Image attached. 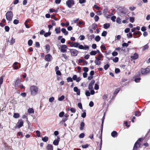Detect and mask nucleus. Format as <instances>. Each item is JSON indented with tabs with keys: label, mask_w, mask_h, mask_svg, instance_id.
I'll list each match as a JSON object with an SVG mask.
<instances>
[{
	"label": "nucleus",
	"mask_w": 150,
	"mask_h": 150,
	"mask_svg": "<svg viewBox=\"0 0 150 150\" xmlns=\"http://www.w3.org/2000/svg\"><path fill=\"white\" fill-rule=\"evenodd\" d=\"M30 90L31 94L32 96H35L38 93V88L36 86H33L30 87Z\"/></svg>",
	"instance_id": "f257e3e1"
},
{
	"label": "nucleus",
	"mask_w": 150,
	"mask_h": 150,
	"mask_svg": "<svg viewBox=\"0 0 150 150\" xmlns=\"http://www.w3.org/2000/svg\"><path fill=\"white\" fill-rule=\"evenodd\" d=\"M6 18L9 22H10L12 20L13 16V14L12 12L11 11H9L7 12L6 14Z\"/></svg>",
	"instance_id": "f03ea898"
},
{
	"label": "nucleus",
	"mask_w": 150,
	"mask_h": 150,
	"mask_svg": "<svg viewBox=\"0 0 150 150\" xmlns=\"http://www.w3.org/2000/svg\"><path fill=\"white\" fill-rule=\"evenodd\" d=\"M21 81L19 78H18L16 79L15 82L14 86L15 87H18L21 85Z\"/></svg>",
	"instance_id": "7ed1b4c3"
},
{
	"label": "nucleus",
	"mask_w": 150,
	"mask_h": 150,
	"mask_svg": "<svg viewBox=\"0 0 150 150\" xmlns=\"http://www.w3.org/2000/svg\"><path fill=\"white\" fill-rule=\"evenodd\" d=\"M66 3L67 6L71 8V6L74 5V3L73 0H68L66 1Z\"/></svg>",
	"instance_id": "20e7f679"
},
{
	"label": "nucleus",
	"mask_w": 150,
	"mask_h": 150,
	"mask_svg": "<svg viewBox=\"0 0 150 150\" xmlns=\"http://www.w3.org/2000/svg\"><path fill=\"white\" fill-rule=\"evenodd\" d=\"M70 52L71 55L74 56H76L78 54V51L75 49H70Z\"/></svg>",
	"instance_id": "39448f33"
},
{
	"label": "nucleus",
	"mask_w": 150,
	"mask_h": 150,
	"mask_svg": "<svg viewBox=\"0 0 150 150\" xmlns=\"http://www.w3.org/2000/svg\"><path fill=\"white\" fill-rule=\"evenodd\" d=\"M150 72L149 69L148 68L142 69L141 71V73L142 74L146 75Z\"/></svg>",
	"instance_id": "423d86ee"
},
{
	"label": "nucleus",
	"mask_w": 150,
	"mask_h": 150,
	"mask_svg": "<svg viewBox=\"0 0 150 150\" xmlns=\"http://www.w3.org/2000/svg\"><path fill=\"white\" fill-rule=\"evenodd\" d=\"M52 59V56L50 54H48L45 56V60L47 62H50Z\"/></svg>",
	"instance_id": "0eeeda50"
},
{
	"label": "nucleus",
	"mask_w": 150,
	"mask_h": 150,
	"mask_svg": "<svg viewBox=\"0 0 150 150\" xmlns=\"http://www.w3.org/2000/svg\"><path fill=\"white\" fill-rule=\"evenodd\" d=\"M17 124L18 125L16 127L18 128H20L23 125V121L21 119L19 120L17 123Z\"/></svg>",
	"instance_id": "6e6552de"
},
{
	"label": "nucleus",
	"mask_w": 150,
	"mask_h": 150,
	"mask_svg": "<svg viewBox=\"0 0 150 150\" xmlns=\"http://www.w3.org/2000/svg\"><path fill=\"white\" fill-rule=\"evenodd\" d=\"M67 46L65 45H63L61 47V52L63 53L66 52H67Z\"/></svg>",
	"instance_id": "1a4fd4ad"
},
{
	"label": "nucleus",
	"mask_w": 150,
	"mask_h": 150,
	"mask_svg": "<svg viewBox=\"0 0 150 150\" xmlns=\"http://www.w3.org/2000/svg\"><path fill=\"white\" fill-rule=\"evenodd\" d=\"M20 65V64L19 63L16 62L13 63V66L15 69H18L20 68V67H19Z\"/></svg>",
	"instance_id": "9d476101"
},
{
	"label": "nucleus",
	"mask_w": 150,
	"mask_h": 150,
	"mask_svg": "<svg viewBox=\"0 0 150 150\" xmlns=\"http://www.w3.org/2000/svg\"><path fill=\"white\" fill-rule=\"evenodd\" d=\"M141 35V33L139 31L134 32L133 33V35L134 36V38H138Z\"/></svg>",
	"instance_id": "9b49d317"
},
{
	"label": "nucleus",
	"mask_w": 150,
	"mask_h": 150,
	"mask_svg": "<svg viewBox=\"0 0 150 150\" xmlns=\"http://www.w3.org/2000/svg\"><path fill=\"white\" fill-rule=\"evenodd\" d=\"M140 146V143L137 141L134 144L133 150H137V149L138 147H139Z\"/></svg>",
	"instance_id": "f8f14e48"
},
{
	"label": "nucleus",
	"mask_w": 150,
	"mask_h": 150,
	"mask_svg": "<svg viewBox=\"0 0 150 150\" xmlns=\"http://www.w3.org/2000/svg\"><path fill=\"white\" fill-rule=\"evenodd\" d=\"M57 139H55L54 140L53 142V144L54 145L57 146L58 145L59 142L60 141V138L58 136L57 137Z\"/></svg>",
	"instance_id": "ddd939ff"
},
{
	"label": "nucleus",
	"mask_w": 150,
	"mask_h": 150,
	"mask_svg": "<svg viewBox=\"0 0 150 150\" xmlns=\"http://www.w3.org/2000/svg\"><path fill=\"white\" fill-rule=\"evenodd\" d=\"M74 92L76 93V94L78 95H80V90L77 87H74Z\"/></svg>",
	"instance_id": "4468645a"
},
{
	"label": "nucleus",
	"mask_w": 150,
	"mask_h": 150,
	"mask_svg": "<svg viewBox=\"0 0 150 150\" xmlns=\"http://www.w3.org/2000/svg\"><path fill=\"white\" fill-rule=\"evenodd\" d=\"M46 149L47 150H53V146L50 144H48L46 146Z\"/></svg>",
	"instance_id": "2eb2a0df"
},
{
	"label": "nucleus",
	"mask_w": 150,
	"mask_h": 150,
	"mask_svg": "<svg viewBox=\"0 0 150 150\" xmlns=\"http://www.w3.org/2000/svg\"><path fill=\"white\" fill-rule=\"evenodd\" d=\"M79 45V43L75 42V43L73 42L71 44L70 46L71 47H78Z\"/></svg>",
	"instance_id": "dca6fc26"
},
{
	"label": "nucleus",
	"mask_w": 150,
	"mask_h": 150,
	"mask_svg": "<svg viewBox=\"0 0 150 150\" xmlns=\"http://www.w3.org/2000/svg\"><path fill=\"white\" fill-rule=\"evenodd\" d=\"M131 58L133 59H136L138 58V55L137 53H135L133 56H131Z\"/></svg>",
	"instance_id": "f3484780"
},
{
	"label": "nucleus",
	"mask_w": 150,
	"mask_h": 150,
	"mask_svg": "<svg viewBox=\"0 0 150 150\" xmlns=\"http://www.w3.org/2000/svg\"><path fill=\"white\" fill-rule=\"evenodd\" d=\"M117 132L115 131L112 132L111 133V136L113 137H117Z\"/></svg>",
	"instance_id": "a211bd4d"
},
{
	"label": "nucleus",
	"mask_w": 150,
	"mask_h": 150,
	"mask_svg": "<svg viewBox=\"0 0 150 150\" xmlns=\"http://www.w3.org/2000/svg\"><path fill=\"white\" fill-rule=\"evenodd\" d=\"M61 31L63 33H64L65 35H67L68 34V32L65 28H62L61 29Z\"/></svg>",
	"instance_id": "6ab92c4d"
},
{
	"label": "nucleus",
	"mask_w": 150,
	"mask_h": 150,
	"mask_svg": "<svg viewBox=\"0 0 150 150\" xmlns=\"http://www.w3.org/2000/svg\"><path fill=\"white\" fill-rule=\"evenodd\" d=\"M105 115L104 114V115L103 117L102 123H101V133H102L103 132V124L104 123V121L105 119Z\"/></svg>",
	"instance_id": "aec40b11"
},
{
	"label": "nucleus",
	"mask_w": 150,
	"mask_h": 150,
	"mask_svg": "<svg viewBox=\"0 0 150 150\" xmlns=\"http://www.w3.org/2000/svg\"><path fill=\"white\" fill-rule=\"evenodd\" d=\"M102 133H101L100 135V136L99 137V139H100V147L99 150H101V146H102Z\"/></svg>",
	"instance_id": "412c9836"
},
{
	"label": "nucleus",
	"mask_w": 150,
	"mask_h": 150,
	"mask_svg": "<svg viewBox=\"0 0 150 150\" xmlns=\"http://www.w3.org/2000/svg\"><path fill=\"white\" fill-rule=\"evenodd\" d=\"M110 26V25L109 23H106L103 25V27L105 29H107Z\"/></svg>",
	"instance_id": "4be33fe9"
},
{
	"label": "nucleus",
	"mask_w": 150,
	"mask_h": 150,
	"mask_svg": "<svg viewBox=\"0 0 150 150\" xmlns=\"http://www.w3.org/2000/svg\"><path fill=\"white\" fill-rule=\"evenodd\" d=\"M108 12V8H105L103 11V13L105 16H106L107 13Z\"/></svg>",
	"instance_id": "5701e85b"
},
{
	"label": "nucleus",
	"mask_w": 150,
	"mask_h": 150,
	"mask_svg": "<svg viewBox=\"0 0 150 150\" xmlns=\"http://www.w3.org/2000/svg\"><path fill=\"white\" fill-rule=\"evenodd\" d=\"M80 129L81 130L83 129V127L85 126V124L83 122H81L80 124Z\"/></svg>",
	"instance_id": "b1692460"
},
{
	"label": "nucleus",
	"mask_w": 150,
	"mask_h": 150,
	"mask_svg": "<svg viewBox=\"0 0 150 150\" xmlns=\"http://www.w3.org/2000/svg\"><path fill=\"white\" fill-rule=\"evenodd\" d=\"M142 51H144L146 50H147L149 48V46L147 44L146 45L142 47Z\"/></svg>",
	"instance_id": "393cba45"
},
{
	"label": "nucleus",
	"mask_w": 150,
	"mask_h": 150,
	"mask_svg": "<svg viewBox=\"0 0 150 150\" xmlns=\"http://www.w3.org/2000/svg\"><path fill=\"white\" fill-rule=\"evenodd\" d=\"M82 111L83 112L82 113L81 115V117L83 118H85L86 116V110H82Z\"/></svg>",
	"instance_id": "a878e982"
},
{
	"label": "nucleus",
	"mask_w": 150,
	"mask_h": 150,
	"mask_svg": "<svg viewBox=\"0 0 150 150\" xmlns=\"http://www.w3.org/2000/svg\"><path fill=\"white\" fill-rule=\"evenodd\" d=\"M34 111L33 109L32 108H29L28 110V112L29 113H34Z\"/></svg>",
	"instance_id": "bb28decb"
},
{
	"label": "nucleus",
	"mask_w": 150,
	"mask_h": 150,
	"mask_svg": "<svg viewBox=\"0 0 150 150\" xmlns=\"http://www.w3.org/2000/svg\"><path fill=\"white\" fill-rule=\"evenodd\" d=\"M48 139V137L47 136H45L44 137L42 138V140L45 142H46Z\"/></svg>",
	"instance_id": "cd10ccee"
},
{
	"label": "nucleus",
	"mask_w": 150,
	"mask_h": 150,
	"mask_svg": "<svg viewBox=\"0 0 150 150\" xmlns=\"http://www.w3.org/2000/svg\"><path fill=\"white\" fill-rule=\"evenodd\" d=\"M56 33L57 34L61 32L60 28L59 27L58 28H55V29Z\"/></svg>",
	"instance_id": "c85d7f7f"
},
{
	"label": "nucleus",
	"mask_w": 150,
	"mask_h": 150,
	"mask_svg": "<svg viewBox=\"0 0 150 150\" xmlns=\"http://www.w3.org/2000/svg\"><path fill=\"white\" fill-rule=\"evenodd\" d=\"M100 39V38L99 35H98L95 37V41H96V42H99Z\"/></svg>",
	"instance_id": "c756f323"
},
{
	"label": "nucleus",
	"mask_w": 150,
	"mask_h": 150,
	"mask_svg": "<svg viewBox=\"0 0 150 150\" xmlns=\"http://www.w3.org/2000/svg\"><path fill=\"white\" fill-rule=\"evenodd\" d=\"M85 95L87 96H90L91 94L89 91L88 90H86L85 91Z\"/></svg>",
	"instance_id": "7c9ffc66"
},
{
	"label": "nucleus",
	"mask_w": 150,
	"mask_h": 150,
	"mask_svg": "<svg viewBox=\"0 0 150 150\" xmlns=\"http://www.w3.org/2000/svg\"><path fill=\"white\" fill-rule=\"evenodd\" d=\"M97 27V25L95 24H93L92 25V28L93 30H95Z\"/></svg>",
	"instance_id": "2f4dec72"
},
{
	"label": "nucleus",
	"mask_w": 150,
	"mask_h": 150,
	"mask_svg": "<svg viewBox=\"0 0 150 150\" xmlns=\"http://www.w3.org/2000/svg\"><path fill=\"white\" fill-rule=\"evenodd\" d=\"M64 95L60 97H59L58 98V100L59 101H62L63 100L64 98Z\"/></svg>",
	"instance_id": "473e14b6"
},
{
	"label": "nucleus",
	"mask_w": 150,
	"mask_h": 150,
	"mask_svg": "<svg viewBox=\"0 0 150 150\" xmlns=\"http://www.w3.org/2000/svg\"><path fill=\"white\" fill-rule=\"evenodd\" d=\"M102 57V55L101 54H99L98 57L96 58V59L100 61L101 60V59Z\"/></svg>",
	"instance_id": "72a5a7b5"
},
{
	"label": "nucleus",
	"mask_w": 150,
	"mask_h": 150,
	"mask_svg": "<svg viewBox=\"0 0 150 150\" xmlns=\"http://www.w3.org/2000/svg\"><path fill=\"white\" fill-rule=\"evenodd\" d=\"M107 34V32L106 31H104L102 33L101 35L103 37H105L106 36Z\"/></svg>",
	"instance_id": "f704fd0d"
},
{
	"label": "nucleus",
	"mask_w": 150,
	"mask_h": 150,
	"mask_svg": "<svg viewBox=\"0 0 150 150\" xmlns=\"http://www.w3.org/2000/svg\"><path fill=\"white\" fill-rule=\"evenodd\" d=\"M33 41L32 40L30 39L28 41V45L29 46H31L33 44Z\"/></svg>",
	"instance_id": "c9c22d12"
},
{
	"label": "nucleus",
	"mask_w": 150,
	"mask_h": 150,
	"mask_svg": "<svg viewBox=\"0 0 150 150\" xmlns=\"http://www.w3.org/2000/svg\"><path fill=\"white\" fill-rule=\"evenodd\" d=\"M19 115L18 113H14L13 117L15 118H18L19 117Z\"/></svg>",
	"instance_id": "e433bc0d"
},
{
	"label": "nucleus",
	"mask_w": 150,
	"mask_h": 150,
	"mask_svg": "<svg viewBox=\"0 0 150 150\" xmlns=\"http://www.w3.org/2000/svg\"><path fill=\"white\" fill-rule=\"evenodd\" d=\"M119 58L118 57H115L114 59H113V62L115 63L117 62L118 61Z\"/></svg>",
	"instance_id": "4c0bfd02"
},
{
	"label": "nucleus",
	"mask_w": 150,
	"mask_h": 150,
	"mask_svg": "<svg viewBox=\"0 0 150 150\" xmlns=\"http://www.w3.org/2000/svg\"><path fill=\"white\" fill-rule=\"evenodd\" d=\"M67 82H72L73 81L72 79L70 77H69L67 79Z\"/></svg>",
	"instance_id": "58836bf2"
},
{
	"label": "nucleus",
	"mask_w": 150,
	"mask_h": 150,
	"mask_svg": "<svg viewBox=\"0 0 150 150\" xmlns=\"http://www.w3.org/2000/svg\"><path fill=\"white\" fill-rule=\"evenodd\" d=\"M107 98L108 97L106 95H104L102 97V98L104 101L105 103V100L107 99Z\"/></svg>",
	"instance_id": "ea45409f"
},
{
	"label": "nucleus",
	"mask_w": 150,
	"mask_h": 150,
	"mask_svg": "<svg viewBox=\"0 0 150 150\" xmlns=\"http://www.w3.org/2000/svg\"><path fill=\"white\" fill-rule=\"evenodd\" d=\"M49 11L51 13H53L54 12L55 13H57V10H54L52 8H50L49 10Z\"/></svg>",
	"instance_id": "a19ab883"
},
{
	"label": "nucleus",
	"mask_w": 150,
	"mask_h": 150,
	"mask_svg": "<svg viewBox=\"0 0 150 150\" xmlns=\"http://www.w3.org/2000/svg\"><path fill=\"white\" fill-rule=\"evenodd\" d=\"M95 63L97 65H99L101 64V62L100 61L96 59L95 61Z\"/></svg>",
	"instance_id": "79ce46f5"
},
{
	"label": "nucleus",
	"mask_w": 150,
	"mask_h": 150,
	"mask_svg": "<svg viewBox=\"0 0 150 150\" xmlns=\"http://www.w3.org/2000/svg\"><path fill=\"white\" fill-rule=\"evenodd\" d=\"M141 79L140 77H137L134 79V81L136 82H138Z\"/></svg>",
	"instance_id": "37998d69"
},
{
	"label": "nucleus",
	"mask_w": 150,
	"mask_h": 150,
	"mask_svg": "<svg viewBox=\"0 0 150 150\" xmlns=\"http://www.w3.org/2000/svg\"><path fill=\"white\" fill-rule=\"evenodd\" d=\"M141 113L140 112H135V115L136 116H139L141 115Z\"/></svg>",
	"instance_id": "c03bdc74"
},
{
	"label": "nucleus",
	"mask_w": 150,
	"mask_h": 150,
	"mask_svg": "<svg viewBox=\"0 0 150 150\" xmlns=\"http://www.w3.org/2000/svg\"><path fill=\"white\" fill-rule=\"evenodd\" d=\"M110 65L108 64L105 65L104 66V68L105 70H107L108 68L109 67Z\"/></svg>",
	"instance_id": "a18cd8bd"
},
{
	"label": "nucleus",
	"mask_w": 150,
	"mask_h": 150,
	"mask_svg": "<svg viewBox=\"0 0 150 150\" xmlns=\"http://www.w3.org/2000/svg\"><path fill=\"white\" fill-rule=\"evenodd\" d=\"M51 34V33L50 32H48V33H46L44 34V36L45 37H47L48 36H49Z\"/></svg>",
	"instance_id": "49530a36"
},
{
	"label": "nucleus",
	"mask_w": 150,
	"mask_h": 150,
	"mask_svg": "<svg viewBox=\"0 0 150 150\" xmlns=\"http://www.w3.org/2000/svg\"><path fill=\"white\" fill-rule=\"evenodd\" d=\"M15 42V39L12 38L10 41L11 45H12Z\"/></svg>",
	"instance_id": "de8ad7c7"
},
{
	"label": "nucleus",
	"mask_w": 150,
	"mask_h": 150,
	"mask_svg": "<svg viewBox=\"0 0 150 150\" xmlns=\"http://www.w3.org/2000/svg\"><path fill=\"white\" fill-rule=\"evenodd\" d=\"M121 21L120 18H117L116 19V22L119 23L120 24L121 23Z\"/></svg>",
	"instance_id": "09e8293b"
},
{
	"label": "nucleus",
	"mask_w": 150,
	"mask_h": 150,
	"mask_svg": "<svg viewBox=\"0 0 150 150\" xmlns=\"http://www.w3.org/2000/svg\"><path fill=\"white\" fill-rule=\"evenodd\" d=\"M120 90L119 88L116 89L115 90L114 92V95L117 94L118 93V92H119Z\"/></svg>",
	"instance_id": "8fccbe9b"
},
{
	"label": "nucleus",
	"mask_w": 150,
	"mask_h": 150,
	"mask_svg": "<svg viewBox=\"0 0 150 150\" xmlns=\"http://www.w3.org/2000/svg\"><path fill=\"white\" fill-rule=\"evenodd\" d=\"M79 39L81 40H83L85 38V36L83 35H81L79 37Z\"/></svg>",
	"instance_id": "3c124183"
},
{
	"label": "nucleus",
	"mask_w": 150,
	"mask_h": 150,
	"mask_svg": "<svg viewBox=\"0 0 150 150\" xmlns=\"http://www.w3.org/2000/svg\"><path fill=\"white\" fill-rule=\"evenodd\" d=\"M94 19L95 21L97 22L99 19V17L98 16L96 15L94 17Z\"/></svg>",
	"instance_id": "603ef678"
},
{
	"label": "nucleus",
	"mask_w": 150,
	"mask_h": 150,
	"mask_svg": "<svg viewBox=\"0 0 150 150\" xmlns=\"http://www.w3.org/2000/svg\"><path fill=\"white\" fill-rule=\"evenodd\" d=\"M90 54L91 55H95L96 54V51H92L90 52Z\"/></svg>",
	"instance_id": "864d4df0"
},
{
	"label": "nucleus",
	"mask_w": 150,
	"mask_h": 150,
	"mask_svg": "<svg viewBox=\"0 0 150 150\" xmlns=\"http://www.w3.org/2000/svg\"><path fill=\"white\" fill-rule=\"evenodd\" d=\"M129 21L131 23H133L134 21V18L133 17H130Z\"/></svg>",
	"instance_id": "5fc2aeb1"
},
{
	"label": "nucleus",
	"mask_w": 150,
	"mask_h": 150,
	"mask_svg": "<svg viewBox=\"0 0 150 150\" xmlns=\"http://www.w3.org/2000/svg\"><path fill=\"white\" fill-rule=\"evenodd\" d=\"M64 114V112H60L59 114V116L60 117H62L63 116Z\"/></svg>",
	"instance_id": "6e6d98bb"
},
{
	"label": "nucleus",
	"mask_w": 150,
	"mask_h": 150,
	"mask_svg": "<svg viewBox=\"0 0 150 150\" xmlns=\"http://www.w3.org/2000/svg\"><path fill=\"white\" fill-rule=\"evenodd\" d=\"M85 136V134L83 133H81L80 134L79 136V137L80 138H82L84 137Z\"/></svg>",
	"instance_id": "4d7b16f0"
},
{
	"label": "nucleus",
	"mask_w": 150,
	"mask_h": 150,
	"mask_svg": "<svg viewBox=\"0 0 150 150\" xmlns=\"http://www.w3.org/2000/svg\"><path fill=\"white\" fill-rule=\"evenodd\" d=\"M83 70L85 72H86L88 71V67H83Z\"/></svg>",
	"instance_id": "13d9d810"
},
{
	"label": "nucleus",
	"mask_w": 150,
	"mask_h": 150,
	"mask_svg": "<svg viewBox=\"0 0 150 150\" xmlns=\"http://www.w3.org/2000/svg\"><path fill=\"white\" fill-rule=\"evenodd\" d=\"M99 86L97 83H96L95 85L94 89L96 90H98L99 89Z\"/></svg>",
	"instance_id": "bf43d9fd"
},
{
	"label": "nucleus",
	"mask_w": 150,
	"mask_h": 150,
	"mask_svg": "<svg viewBox=\"0 0 150 150\" xmlns=\"http://www.w3.org/2000/svg\"><path fill=\"white\" fill-rule=\"evenodd\" d=\"M10 29V28L9 26H5V29L6 32H8Z\"/></svg>",
	"instance_id": "052dcab7"
},
{
	"label": "nucleus",
	"mask_w": 150,
	"mask_h": 150,
	"mask_svg": "<svg viewBox=\"0 0 150 150\" xmlns=\"http://www.w3.org/2000/svg\"><path fill=\"white\" fill-rule=\"evenodd\" d=\"M95 37V36L94 35L92 34V35H91L88 38V39H90L91 40H92L93 38Z\"/></svg>",
	"instance_id": "680f3d73"
},
{
	"label": "nucleus",
	"mask_w": 150,
	"mask_h": 150,
	"mask_svg": "<svg viewBox=\"0 0 150 150\" xmlns=\"http://www.w3.org/2000/svg\"><path fill=\"white\" fill-rule=\"evenodd\" d=\"M115 71L116 74H118L120 72V70L119 68H117L115 69Z\"/></svg>",
	"instance_id": "e2e57ef3"
},
{
	"label": "nucleus",
	"mask_w": 150,
	"mask_h": 150,
	"mask_svg": "<svg viewBox=\"0 0 150 150\" xmlns=\"http://www.w3.org/2000/svg\"><path fill=\"white\" fill-rule=\"evenodd\" d=\"M36 133L37 134V136L38 137H40V132L39 131L37 130L36 131Z\"/></svg>",
	"instance_id": "0e129e2a"
},
{
	"label": "nucleus",
	"mask_w": 150,
	"mask_h": 150,
	"mask_svg": "<svg viewBox=\"0 0 150 150\" xmlns=\"http://www.w3.org/2000/svg\"><path fill=\"white\" fill-rule=\"evenodd\" d=\"M122 45L123 47H127L128 46L129 44L127 43L124 42L122 44Z\"/></svg>",
	"instance_id": "69168bd1"
},
{
	"label": "nucleus",
	"mask_w": 150,
	"mask_h": 150,
	"mask_svg": "<svg viewBox=\"0 0 150 150\" xmlns=\"http://www.w3.org/2000/svg\"><path fill=\"white\" fill-rule=\"evenodd\" d=\"M78 107L80 109H82V104L81 103H79L78 104Z\"/></svg>",
	"instance_id": "338daca9"
},
{
	"label": "nucleus",
	"mask_w": 150,
	"mask_h": 150,
	"mask_svg": "<svg viewBox=\"0 0 150 150\" xmlns=\"http://www.w3.org/2000/svg\"><path fill=\"white\" fill-rule=\"evenodd\" d=\"M19 23V21L18 20L15 19L13 21V23L16 25L17 24Z\"/></svg>",
	"instance_id": "774afa93"
}]
</instances>
